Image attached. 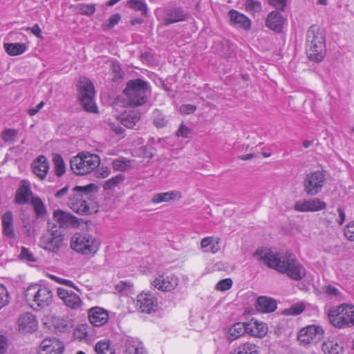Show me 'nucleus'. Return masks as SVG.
<instances>
[{
  "mask_svg": "<svg viewBox=\"0 0 354 354\" xmlns=\"http://www.w3.org/2000/svg\"><path fill=\"white\" fill-rule=\"evenodd\" d=\"M253 257L263 261L268 267L280 273L286 274L295 281H300L306 276V269L303 265L290 252L285 254L274 252L270 249L258 248Z\"/></svg>",
  "mask_w": 354,
  "mask_h": 354,
  "instance_id": "1",
  "label": "nucleus"
},
{
  "mask_svg": "<svg viewBox=\"0 0 354 354\" xmlns=\"http://www.w3.org/2000/svg\"><path fill=\"white\" fill-rule=\"evenodd\" d=\"M96 186L90 183L85 186H75L69 194L68 206L75 212L87 215L92 212L90 207L91 195Z\"/></svg>",
  "mask_w": 354,
  "mask_h": 354,
  "instance_id": "2",
  "label": "nucleus"
},
{
  "mask_svg": "<svg viewBox=\"0 0 354 354\" xmlns=\"http://www.w3.org/2000/svg\"><path fill=\"white\" fill-rule=\"evenodd\" d=\"M326 52L324 30L316 26H310L306 34V54L310 60L321 62Z\"/></svg>",
  "mask_w": 354,
  "mask_h": 354,
  "instance_id": "3",
  "label": "nucleus"
},
{
  "mask_svg": "<svg viewBox=\"0 0 354 354\" xmlns=\"http://www.w3.org/2000/svg\"><path fill=\"white\" fill-rule=\"evenodd\" d=\"M123 93L129 105L139 106L147 102L151 94L150 85L142 79L131 80L127 82Z\"/></svg>",
  "mask_w": 354,
  "mask_h": 354,
  "instance_id": "4",
  "label": "nucleus"
},
{
  "mask_svg": "<svg viewBox=\"0 0 354 354\" xmlns=\"http://www.w3.org/2000/svg\"><path fill=\"white\" fill-rule=\"evenodd\" d=\"M330 323L339 329L354 326V305L344 303L328 310Z\"/></svg>",
  "mask_w": 354,
  "mask_h": 354,
  "instance_id": "5",
  "label": "nucleus"
},
{
  "mask_svg": "<svg viewBox=\"0 0 354 354\" xmlns=\"http://www.w3.org/2000/svg\"><path fill=\"white\" fill-rule=\"evenodd\" d=\"M100 164V157L95 153L80 152L70 160V168L76 175H85L91 173Z\"/></svg>",
  "mask_w": 354,
  "mask_h": 354,
  "instance_id": "6",
  "label": "nucleus"
},
{
  "mask_svg": "<svg viewBox=\"0 0 354 354\" xmlns=\"http://www.w3.org/2000/svg\"><path fill=\"white\" fill-rule=\"evenodd\" d=\"M25 298L27 301H32V308H44L51 303L53 293L47 287L34 284L28 286L26 289Z\"/></svg>",
  "mask_w": 354,
  "mask_h": 354,
  "instance_id": "7",
  "label": "nucleus"
},
{
  "mask_svg": "<svg viewBox=\"0 0 354 354\" xmlns=\"http://www.w3.org/2000/svg\"><path fill=\"white\" fill-rule=\"evenodd\" d=\"M100 242L91 234L75 233L71 238V247L83 254H95L99 249Z\"/></svg>",
  "mask_w": 354,
  "mask_h": 354,
  "instance_id": "8",
  "label": "nucleus"
},
{
  "mask_svg": "<svg viewBox=\"0 0 354 354\" xmlns=\"http://www.w3.org/2000/svg\"><path fill=\"white\" fill-rule=\"evenodd\" d=\"M78 94L80 101L86 111L95 112L97 111V106L94 102V86L88 78L81 77L80 79Z\"/></svg>",
  "mask_w": 354,
  "mask_h": 354,
  "instance_id": "9",
  "label": "nucleus"
},
{
  "mask_svg": "<svg viewBox=\"0 0 354 354\" xmlns=\"http://www.w3.org/2000/svg\"><path fill=\"white\" fill-rule=\"evenodd\" d=\"M326 171L317 170L307 174L303 180L304 192L313 196L320 193L325 185Z\"/></svg>",
  "mask_w": 354,
  "mask_h": 354,
  "instance_id": "10",
  "label": "nucleus"
},
{
  "mask_svg": "<svg viewBox=\"0 0 354 354\" xmlns=\"http://www.w3.org/2000/svg\"><path fill=\"white\" fill-rule=\"evenodd\" d=\"M64 241L63 230L53 226L41 239V245L46 251L56 253L62 248Z\"/></svg>",
  "mask_w": 354,
  "mask_h": 354,
  "instance_id": "11",
  "label": "nucleus"
},
{
  "mask_svg": "<svg viewBox=\"0 0 354 354\" xmlns=\"http://www.w3.org/2000/svg\"><path fill=\"white\" fill-rule=\"evenodd\" d=\"M324 337V330L319 326L311 325L301 329L298 334V340L305 344H317Z\"/></svg>",
  "mask_w": 354,
  "mask_h": 354,
  "instance_id": "12",
  "label": "nucleus"
},
{
  "mask_svg": "<svg viewBox=\"0 0 354 354\" xmlns=\"http://www.w3.org/2000/svg\"><path fill=\"white\" fill-rule=\"evenodd\" d=\"M326 203L318 198L310 200L297 201L294 205V209L300 212H317L325 209Z\"/></svg>",
  "mask_w": 354,
  "mask_h": 354,
  "instance_id": "13",
  "label": "nucleus"
},
{
  "mask_svg": "<svg viewBox=\"0 0 354 354\" xmlns=\"http://www.w3.org/2000/svg\"><path fill=\"white\" fill-rule=\"evenodd\" d=\"M64 344L56 338H46L41 343L38 354H62Z\"/></svg>",
  "mask_w": 354,
  "mask_h": 354,
  "instance_id": "14",
  "label": "nucleus"
},
{
  "mask_svg": "<svg viewBox=\"0 0 354 354\" xmlns=\"http://www.w3.org/2000/svg\"><path fill=\"white\" fill-rule=\"evenodd\" d=\"M178 284V279L174 274L159 275L156 278L152 285L156 288L163 292H169L175 289Z\"/></svg>",
  "mask_w": 354,
  "mask_h": 354,
  "instance_id": "15",
  "label": "nucleus"
},
{
  "mask_svg": "<svg viewBox=\"0 0 354 354\" xmlns=\"http://www.w3.org/2000/svg\"><path fill=\"white\" fill-rule=\"evenodd\" d=\"M137 306L142 313H151L155 311L158 301L157 299L150 293H141L137 297Z\"/></svg>",
  "mask_w": 354,
  "mask_h": 354,
  "instance_id": "16",
  "label": "nucleus"
},
{
  "mask_svg": "<svg viewBox=\"0 0 354 354\" xmlns=\"http://www.w3.org/2000/svg\"><path fill=\"white\" fill-rule=\"evenodd\" d=\"M57 292L58 297L64 301L66 306L72 309H77L81 306L82 300L80 296L72 290L58 288Z\"/></svg>",
  "mask_w": 354,
  "mask_h": 354,
  "instance_id": "17",
  "label": "nucleus"
},
{
  "mask_svg": "<svg viewBox=\"0 0 354 354\" xmlns=\"http://www.w3.org/2000/svg\"><path fill=\"white\" fill-rule=\"evenodd\" d=\"M188 14L181 7H171L165 10L164 24L166 26L185 21Z\"/></svg>",
  "mask_w": 354,
  "mask_h": 354,
  "instance_id": "18",
  "label": "nucleus"
},
{
  "mask_svg": "<svg viewBox=\"0 0 354 354\" xmlns=\"http://www.w3.org/2000/svg\"><path fill=\"white\" fill-rule=\"evenodd\" d=\"M53 217L59 224L58 227L61 230L64 227L76 225L78 223V219L75 216L60 209L53 212Z\"/></svg>",
  "mask_w": 354,
  "mask_h": 354,
  "instance_id": "19",
  "label": "nucleus"
},
{
  "mask_svg": "<svg viewBox=\"0 0 354 354\" xmlns=\"http://www.w3.org/2000/svg\"><path fill=\"white\" fill-rule=\"evenodd\" d=\"M88 319L92 325L99 327L107 322L109 315L104 309L96 306L89 310Z\"/></svg>",
  "mask_w": 354,
  "mask_h": 354,
  "instance_id": "20",
  "label": "nucleus"
},
{
  "mask_svg": "<svg viewBox=\"0 0 354 354\" xmlns=\"http://www.w3.org/2000/svg\"><path fill=\"white\" fill-rule=\"evenodd\" d=\"M19 329L24 333H30L36 330L37 322L35 315L26 313L21 315L18 319Z\"/></svg>",
  "mask_w": 354,
  "mask_h": 354,
  "instance_id": "21",
  "label": "nucleus"
},
{
  "mask_svg": "<svg viewBox=\"0 0 354 354\" xmlns=\"http://www.w3.org/2000/svg\"><path fill=\"white\" fill-rule=\"evenodd\" d=\"M49 167L48 159L43 155L38 156L32 164L33 173L41 180L46 178L49 170Z\"/></svg>",
  "mask_w": 354,
  "mask_h": 354,
  "instance_id": "22",
  "label": "nucleus"
},
{
  "mask_svg": "<svg viewBox=\"0 0 354 354\" xmlns=\"http://www.w3.org/2000/svg\"><path fill=\"white\" fill-rule=\"evenodd\" d=\"M228 15L232 25L236 26L245 30L250 29L251 21L245 15L234 9L230 10Z\"/></svg>",
  "mask_w": 354,
  "mask_h": 354,
  "instance_id": "23",
  "label": "nucleus"
},
{
  "mask_svg": "<svg viewBox=\"0 0 354 354\" xmlns=\"http://www.w3.org/2000/svg\"><path fill=\"white\" fill-rule=\"evenodd\" d=\"M247 322H237L232 326L226 334V338L229 342H232L237 338L244 335L245 333L249 334L252 332L250 328H248Z\"/></svg>",
  "mask_w": 354,
  "mask_h": 354,
  "instance_id": "24",
  "label": "nucleus"
},
{
  "mask_svg": "<svg viewBox=\"0 0 354 354\" xmlns=\"http://www.w3.org/2000/svg\"><path fill=\"white\" fill-rule=\"evenodd\" d=\"M29 183L27 180H23L20 183L19 187L16 191L15 203L20 205L26 204L29 201V198L32 196Z\"/></svg>",
  "mask_w": 354,
  "mask_h": 354,
  "instance_id": "25",
  "label": "nucleus"
},
{
  "mask_svg": "<svg viewBox=\"0 0 354 354\" xmlns=\"http://www.w3.org/2000/svg\"><path fill=\"white\" fill-rule=\"evenodd\" d=\"M256 308L259 312L272 313L277 308V302L270 297L261 296L257 299Z\"/></svg>",
  "mask_w": 354,
  "mask_h": 354,
  "instance_id": "26",
  "label": "nucleus"
},
{
  "mask_svg": "<svg viewBox=\"0 0 354 354\" xmlns=\"http://www.w3.org/2000/svg\"><path fill=\"white\" fill-rule=\"evenodd\" d=\"M283 23V17L277 11L270 12L266 20V26L277 32L281 31Z\"/></svg>",
  "mask_w": 354,
  "mask_h": 354,
  "instance_id": "27",
  "label": "nucleus"
},
{
  "mask_svg": "<svg viewBox=\"0 0 354 354\" xmlns=\"http://www.w3.org/2000/svg\"><path fill=\"white\" fill-rule=\"evenodd\" d=\"M140 119V113L138 111L132 110L124 111L120 116V123L127 128H133Z\"/></svg>",
  "mask_w": 354,
  "mask_h": 354,
  "instance_id": "28",
  "label": "nucleus"
},
{
  "mask_svg": "<svg viewBox=\"0 0 354 354\" xmlns=\"http://www.w3.org/2000/svg\"><path fill=\"white\" fill-rule=\"evenodd\" d=\"M124 354H147L142 344L132 337H128L124 342Z\"/></svg>",
  "mask_w": 354,
  "mask_h": 354,
  "instance_id": "29",
  "label": "nucleus"
},
{
  "mask_svg": "<svg viewBox=\"0 0 354 354\" xmlns=\"http://www.w3.org/2000/svg\"><path fill=\"white\" fill-rule=\"evenodd\" d=\"M247 326L248 328H250L252 332H249V334L252 336L263 337L267 334L268 327L263 322H259L257 320L252 319L250 322H247Z\"/></svg>",
  "mask_w": 354,
  "mask_h": 354,
  "instance_id": "30",
  "label": "nucleus"
},
{
  "mask_svg": "<svg viewBox=\"0 0 354 354\" xmlns=\"http://www.w3.org/2000/svg\"><path fill=\"white\" fill-rule=\"evenodd\" d=\"M182 198L180 192L178 191H171L167 192L158 193L152 197L151 202L157 204L162 202H169L175 200L176 198L180 199Z\"/></svg>",
  "mask_w": 354,
  "mask_h": 354,
  "instance_id": "31",
  "label": "nucleus"
},
{
  "mask_svg": "<svg viewBox=\"0 0 354 354\" xmlns=\"http://www.w3.org/2000/svg\"><path fill=\"white\" fill-rule=\"evenodd\" d=\"M3 234L10 237L15 238V234L13 230V218L11 212H6L1 218Z\"/></svg>",
  "mask_w": 354,
  "mask_h": 354,
  "instance_id": "32",
  "label": "nucleus"
},
{
  "mask_svg": "<svg viewBox=\"0 0 354 354\" xmlns=\"http://www.w3.org/2000/svg\"><path fill=\"white\" fill-rule=\"evenodd\" d=\"M3 47L10 56L21 55L27 50V46L24 43H5Z\"/></svg>",
  "mask_w": 354,
  "mask_h": 354,
  "instance_id": "33",
  "label": "nucleus"
},
{
  "mask_svg": "<svg viewBox=\"0 0 354 354\" xmlns=\"http://www.w3.org/2000/svg\"><path fill=\"white\" fill-rule=\"evenodd\" d=\"M53 163L55 175L58 177L62 176L66 170V164L62 156L59 153H53Z\"/></svg>",
  "mask_w": 354,
  "mask_h": 354,
  "instance_id": "34",
  "label": "nucleus"
},
{
  "mask_svg": "<svg viewBox=\"0 0 354 354\" xmlns=\"http://www.w3.org/2000/svg\"><path fill=\"white\" fill-rule=\"evenodd\" d=\"M322 350L325 354H342L344 351L342 344L332 340L324 342L322 345Z\"/></svg>",
  "mask_w": 354,
  "mask_h": 354,
  "instance_id": "35",
  "label": "nucleus"
},
{
  "mask_svg": "<svg viewBox=\"0 0 354 354\" xmlns=\"http://www.w3.org/2000/svg\"><path fill=\"white\" fill-rule=\"evenodd\" d=\"M230 354H259V347L254 343L247 342L241 344Z\"/></svg>",
  "mask_w": 354,
  "mask_h": 354,
  "instance_id": "36",
  "label": "nucleus"
},
{
  "mask_svg": "<svg viewBox=\"0 0 354 354\" xmlns=\"http://www.w3.org/2000/svg\"><path fill=\"white\" fill-rule=\"evenodd\" d=\"M151 117L153 123L157 128L165 127L168 123L167 117L158 109L153 111Z\"/></svg>",
  "mask_w": 354,
  "mask_h": 354,
  "instance_id": "37",
  "label": "nucleus"
},
{
  "mask_svg": "<svg viewBox=\"0 0 354 354\" xmlns=\"http://www.w3.org/2000/svg\"><path fill=\"white\" fill-rule=\"evenodd\" d=\"M30 203L37 217H42L46 214V207L40 198L32 197Z\"/></svg>",
  "mask_w": 354,
  "mask_h": 354,
  "instance_id": "38",
  "label": "nucleus"
},
{
  "mask_svg": "<svg viewBox=\"0 0 354 354\" xmlns=\"http://www.w3.org/2000/svg\"><path fill=\"white\" fill-rule=\"evenodd\" d=\"M323 292L326 295L335 298L338 300L343 299L342 294L340 290L333 285L328 284L322 288Z\"/></svg>",
  "mask_w": 354,
  "mask_h": 354,
  "instance_id": "39",
  "label": "nucleus"
},
{
  "mask_svg": "<svg viewBox=\"0 0 354 354\" xmlns=\"http://www.w3.org/2000/svg\"><path fill=\"white\" fill-rule=\"evenodd\" d=\"M129 6L136 11H140L144 16L147 15V6L145 0H129Z\"/></svg>",
  "mask_w": 354,
  "mask_h": 354,
  "instance_id": "40",
  "label": "nucleus"
},
{
  "mask_svg": "<svg viewBox=\"0 0 354 354\" xmlns=\"http://www.w3.org/2000/svg\"><path fill=\"white\" fill-rule=\"evenodd\" d=\"M97 354H114L108 342H99L95 347Z\"/></svg>",
  "mask_w": 354,
  "mask_h": 354,
  "instance_id": "41",
  "label": "nucleus"
},
{
  "mask_svg": "<svg viewBox=\"0 0 354 354\" xmlns=\"http://www.w3.org/2000/svg\"><path fill=\"white\" fill-rule=\"evenodd\" d=\"M305 310V306L302 303H297L284 310V314L288 315H298Z\"/></svg>",
  "mask_w": 354,
  "mask_h": 354,
  "instance_id": "42",
  "label": "nucleus"
},
{
  "mask_svg": "<svg viewBox=\"0 0 354 354\" xmlns=\"http://www.w3.org/2000/svg\"><path fill=\"white\" fill-rule=\"evenodd\" d=\"M18 131L13 129H7L2 132L1 138L6 142H12L16 139Z\"/></svg>",
  "mask_w": 354,
  "mask_h": 354,
  "instance_id": "43",
  "label": "nucleus"
},
{
  "mask_svg": "<svg viewBox=\"0 0 354 354\" xmlns=\"http://www.w3.org/2000/svg\"><path fill=\"white\" fill-rule=\"evenodd\" d=\"M124 180V177L122 174H118L115 177L106 180L104 184V189H111L119 183H122Z\"/></svg>",
  "mask_w": 354,
  "mask_h": 354,
  "instance_id": "44",
  "label": "nucleus"
},
{
  "mask_svg": "<svg viewBox=\"0 0 354 354\" xmlns=\"http://www.w3.org/2000/svg\"><path fill=\"white\" fill-rule=\"evenodd\" d=\"M129 161L127 160L124 158H120L115 159L112 162L113 169L115 171H125L129 166Z\"/></svg>",
  "mask_w": 354,
  "mask_h": 354,
  "instance_id": "45",
  "label": "nucleus"
},
{
  "mask_svg": "<svg viewBox=\"0 0 354 354\" xmlns=\"http://www.w3.org/2000/svg\"><path fill=\"white\" fill-rule=\"evenodd\" d=\"M245 6L247 11L252 13L259 12L261 10V3L254 0H246Z\"/></svg>",
  "mask_w": 354,
  "mask_h": 354,
  "instance_id": "46",
  "label": "nucleus"
},
{
  "mask_svg": "<svg viewBox=\"0 0 354 354\" xmlns=\"http://www.w3.org/2000/svg\"><path fill=\"white\" fill-rule=\"evenodd\" d=\"M19 257L20 259L27 262L33 263L37 261V259L35 257L32 252H31L28 248L25 247L21 248V253Z\"/></svg>",
  "mask_w": 354,
  "mask_h": 354,
  "instance_id": "47",
  "label": "nucleus"
},
{
  "mask_svg": "<svg viewBox=\"0 0 354 354\" xmlns=\"http://www.w3.org/2000/svg\"><path fill=\"white\" fill-rule=\"evenodd\" d=\"M232 286V280L230 278L222 279L217 283L215 288L219 291H225L229 290Z\"/></svg>",
  "mask_w": 354,
  "mask_h": 354,
  "instance_id": "48",
  "label": "nucleus"
},
{
  "mask_svg": "<svg viewBox=\"0 0 354 354\" xmlns=\"http://www.w3.org/2000/svg\"><path fill=\"white\" fill-rule=\"evenodd\" d=\"M9 302L8 293L3 285L0 284V309Z\"/></svg>",
  "mask_w": 354,
  "mask_h": 354,
  "instance_id": "49",
  "label": "nucleus"
},
{
  "mask_svg": "<svg viewBox=\"0 0 354 354\" xmlns=\"http://www.w3.org/2000/svg\"><path fill=\"white\" fill-rule=\"evenodd\" d=\"M344 235L348 240L354 241V221L348 223L344 228Z\"/></svg>",
  "mask_w": 354,
  "mask_h": 354,
  "instance_id": "50",
  "label": "nucleus"
},
{
  "mask_svg": "<svg viewBox=\"0 0 354 354\" xmlns=\"http://www.w3.org/2000/svg\"><path fill=\"white\" fill-rule=\"evenodd\" d=\"M120 18L121 17L120 14L112 15L108 19L107 24L104 25V29L109 30L113 28L116 24H118L119 21L120 20Z\"/></svg>",
  "mask_w": 354,
  "mask_h": 354,
  "instance_id": "51",
  "label": "nucleus"
},
{
  "mask_svg": "<svg viewBox=\"0 0 354 354\" xmlns=\"http://www.w3.org/2000/svg\"><path fill=\"white\" fill-rule=\"evenodd\" d=\"M191 133V130L187 127L185 124H181L179 129H178L176 132V136L178 137H183V138H188L189 135Z\"/></svg>",
  "mask_w": 354,
  "mask_h": 354,
  "instance_id": "52",
  "label": "nucleus"
},
{
  "mask_svg": "<svg viewBox=\"0 0 354 354\" xmlns=\"http://www.w3.org/2000/svg\"><path fill=\"white\" fill-rule=\"evenodd\" d=\"M287 0H268V3L275 8L280 10H284Z\"/></svg>",
  "mask_w": 354,
  "mask_h": 354,
  "instance_id": "53",
  "label": "nucleus"
},
{
  "mask_svg": "<svg viewBox=\"0 0 354 354\" xmlns=\"http://www.w3.org/2000/svg\"><path fill=\"white\" fill-rule=\"evenodd\" d=\"M82 13L86 15H91L95 11V8L94 4H87L83 5L81 8Z\"/></svg>",
  "mask_w": 354,
  "mask_h": 354,
  "instance_id": "54",
  "label": "nucleus"
},
{
  "mask_svg": "<svg viewBox=\"0 0 354 354\" xmlns=\"http://www.w3.org/2000/svg\"><path fill=\"white\" fill-rule=\"evenodd\" d=\"M196 109V106L192 104H183L180 107V111L183 114H190L194 113Z\"/></svg>",
  "mask_w": 354,
  "mask_h": 354,
  "instance_id": "55",
  "label": "nucleus"
},
{
  "mask_svg": "<svg viewBox=\"0 0 354 354\" xmlns=\"http://www.w3.org/2000/svg\"><path fill=\"white\" fill-rule=\"evenodd\" d=\"M8 349V340L3 335H0V354H5Z\"/></svg>",
  "mask_w": 354,
  "mask_h": 354,
  "instance_id": "56",
  "label": "nucleus"
},
{
  "mask_svg": "<svg viewBox=\"0 0 354 354\" xmlns=\"http://www.w3.org/2000/svg\"><path fill=\"white\" fill-rule=\"evenodd\" d=\"M69 185H66L63 188L60 189L55 194V196L57 198L61 199L64 197L68 192Z\"/></svg>",
  "mask_w": 354,
  "mask_h": 354,
  "instance_id": "57",
  "label": "nucleus"
},
{
  "mask_svg": "<svg viewBox=\"0 0 354 354\" xmlns=\"http://www.w3.org/2000/svg\"><path fill=\"white\" fill-rule=\"evenodd\" d=\"M220 250V244H219V239H214L213 241L211 243V245L209 247V250H207V251H209L212 253H216Z\"/></svg>",
  "mask_w": 354,
  "mask_h": 354,
  "instance_id": "58",
  "label": "nucleus"
},
{
  "mask_svg": "<svg viewBox=\"0 0 354 354\" xmlns=\"http://www.w3.org/2000/svg\"><path fill=\"white\" fill-rule=\"evenodd\" d=\"M131 286V284L130 282L121 281L116 285L115 288L116 290L121 292L126 290L127 288H129Z\"/></svg>",
  "mask_w": 354,
  "mask_h": 354,
  "instance_id": "59",
  "label": "nucleus"
},
{
  "mask_svg": "<svg viewBox=\"0 0 354 354\" xmlns=\"http://www.w3.org/2000/svg\"><path fill=\"white\" fill-rule=\"evenodd\" d=\"M214 239L211 236H207L202 239L201 245L202 248H207L208 247H210L212 242L213 241Z\"/></svg>",
  "mask_w": 354,
  "mask_h": 354,
  "instance_id": "60",
  "label": "nucleus"
},
{
  "mask_svg": "<svg viewBox=\"0 0 354 354\" xmlns=\"http://www.w3.org/2000/svg\"><path fill=\"white\" fill-rule=\"evenodd\" d=\"M44 102H41L39 104H38L35 107L30 109L28 111V114L30 115H34L36 113H37L39 110L44 106Z\"/></svg>",
  "mask_w": 354,
  "mask_h": 354,
  "instance_id": "61",
  "label": "nucleus"
},
{
  "mask_svg": "<svg viewBox=\"0 0 354 354\" xmlns=\"http://www.w3.org/2000/svg\"><path fill=\"white\" fill-rule=\"evenodd\" d=\"M337 212L339 214V220L337 221V222L339 225H342L346 219L345 212L344 210L340 207L337 209Z\"/></svg>",
  "mask_w": 354,
  "mask_h": 354,
  "instance_id": "62",
  "label": "nucleus"
},
{
  "mask_svg": "<svg viewBox=\"0 0 354 354\" xmlns=\"http://www.w3.org/2000/svg\"><path fill=\"white\" fill-rule=\"evenodd\" d=\"M31 32L32 34H34L36 37H37L38 38H41L42 36H41V30L40 28V27L39 26L38 24H35L31 28Z\"/></svg>",
  "mask_w": 354,
  "mask_h": 354,
  "instance_id": "63",
  "label": "nucleus"
},
{
  "mask_svg": "<svg viewBox=\"0 0 354 354\" xmlns=\"http://www.w3.org/2000/svg\"><path fill=\"white\" fill-rule=\"evenodd\" d=\"M112 130L117 134H122L124 131V129L119 125L113 124L111 127Z\"/></svg>",
  "mask_w": 354,
  "mask_h": 354,
  "instance_id": "64",
  "label": "nucleus"
}]
</instances>
